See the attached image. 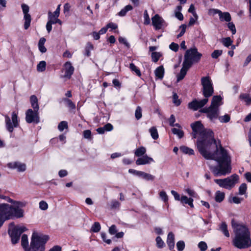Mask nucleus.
I'll list each match as a JSON object with an SVG mask.
<instances>
[{
  "label": "nucleus",
  "mask_w": 251,
  "mask_h": 251,
  "mask_svg": "<svg viewBox=\"0 0 251 251\" xmlns=\"http://www.w3.org/2000/svg\"><path fill=\"white\" fill-rule=\"evenodd\" d=\"M208 142L203 146L200 142L199 151L206 159L216 161L218 165L209 164V168L215 176H226L231 173V159L227 151L222 146L219 141H217L210 135L207 138Z\"/></svg>",
  "instance_id": "f257e3e1"
},
{
  "label": "nucleus",
  "mask_w": 251,
  "mask_h": 251,
  "mask_svg": "<svg viewBox=\"0 0 251 251\" xmlns=\"http://www.w3.org/2000/svg\"><path fill=\"white\" fill-rule=\"evenodd\" d=\"M25 205V203L23 202H15L14 205L0 203V227L6 220L23 217L24 211L22 208Z\"/></svg>",
  "instance_id": "f03ea898"
},
{
  "label": "nucleus",
  "mask_w": 251,
  "mask_h": 251,
  "mask_svg": "<svg viewBox=\"0 0 251 251\" xmlns=\"http://www.w3.org/2000/svg\"><path fill=\"white\" fill-rule=\"evenodd\" d=\"M231 225L235 235L233 240V245L239 249H246L251 247V239L248 228L237 224L234 220L232 221Z\"/></svg>",
  "instance_id": "7ed1b4c3"
},
{
  "label": "nucleus",
  "mask_w": 251,
  "mask_h": 251,
  "mask_svg": "<svg viewBox=\"0 0 251 251\" xmlns=\"http://www.w3.org/2000/svg\"><path fill=\"white\" fill-rule=\"evenodd\" d=\"M193 130V137L198 138L197 143V148L199 149V144L200 142L204 146L208 142L207 138L210 135L212 139L214 138V133L210 129L204 128L203 125L200 121H197L191 125Z\"/></svg>",
  "instance_id": "20e7f679"
},
{
  "label": "nucleus",
  "mask_w": 251,
  "mask_h": 251,
  "mask_svg": "<svg viewBox=\"0 0 251 251\" xmlns=\"http://www.w3.org/2000/svg\"><path fill=\"white\" fill-rule=\"evenodd\" d=\"M49 237L37 232L32 234L29 247L25 249V251H45V245Z\"/></svg>",
  "instance_id": "39448f33"
},
{
  "label": "nucleus",
  "mask_w": 251,
  "mask_h": 251,
  "mask_svg": "<svg viewBox=\"0 0 251 251\" xmlns=\"http://www.w3.org/2000/svg\"><path fill=\"white\" fill-rule=\"evenodd\" d=\"M222 98L220 96H214L212 99L210 106L201 110V112L207 113V116L210 120L217 119L219 115V106L223 104Z\"/></svg>",
  "instance_id": "423d86ee"
},
{
  "label": "nucleus",
  "mask_w": 251,
  "mask_h": 251,
  "mask_svg": "<svg viewBox=\"0 0 251 251\" xmlns=\"http://www.w3.org/2000/svg\"><path fill=\"white\" fill-rule=\"evenodd\" d=\"M201 56L196 47L191 48L186 51L183 63L191 67L194 63L199 62Z\"/></svg>",
  "instance_id": "0eeeda50"
},
{
  "label": "nucleus",
  "mask_w": 251,
  "mask_h": 251,
  "mask_svg": "<svg viewBox=\"0 0 251 251\" xmlns=\"http://www.w3.org/2000/svg\"><path fill=\"white\" fill-rule=\"evenodd\" d=\"M13 226V223L9 225L8 233L11 237L12 243L16 244L19 242L21 234L27 230V228L24 226Z\"/></svg>",
  "instance_id": "6e6552de"
},
{
  "label": "nucleus",
  "mask_w": 251,
  "mask_h": 251,
  "mask_svg": "<svg viewBox=\"0 0 251 251\" xmlns=\"http://www.w3.org/2000/svg\"><path fill=\"white\" fill-rule=\"evenodd\" d=\"M239 176L237 175H233L224 179H216L214 181L220 187L227 189H231L238 182Z\"/></svg>",
  "instance_id": "1a4fd4ad"
},
{
  "label": "nucleus",
  "mask_w": 251,
  "mask_h": 251,
  "mask_svg": "<svg viewBox=\"0 0 251 251\" xmlns=\"http://www.w3.org/2000/svg\"><path fill=\"white\" fill-rule=\"evenodd\" d=\"M201 83L202 86V94L205 98H209L214 93L212 81L209 76L203 77L201 79Z\"/></svg>",
  "instance_id": "9d476101"
},
{
  "label": "nucleus",
  "mask_w": 251,
  "mask_h": 251,
  "mask_svg": "<svg viewBox=\"0 0 251 251\" xmlns=\"http://www.w3.org/2000/svg\"><path fill=\"white\" fill-rule=\"evenodd\" d=\"M5 122L6 129L10 132H12L14 127L19 126L18 114L15 112H13L11 115V120L8 115H5Z\"/></svg>",
  "instance_id": "9b49d317"
},
{
  "label": "nucleus",
  "mask_w": 251,
  "mask_h": 251,
  "mask_svg": "<svg viewBox=\"0 0 251 251\" xmlns=\"http://www.w3.org/2000/svg\"><path fill=\"white\" fill-rule=\"evenodd\" d=\"M25 115V121L27 123L37 124L40 122L39 110L29 109L26 111Z\"/></svg>",
  "instance_id": "f8f14e48"
},
{
  "label": "nucleus",
  "mask_w": 251,
  "mask_h": 251,
  "mask_svg": "<svg viewBox=\"0 0 251 251\" xmlns=\"http://www.w3.org/2000/svg\"><path fill=\"white\" fill-rule=\"evenodd\" d=\"M152 25L155 30H159L167 26L165 20L159 15L156 14L151 18Z\"/></svg>",
  "instance_id": "ddd939ff"
},
{
  "label": "nucleus",
  "mask_w": 251,
  "mask_h": 251,
  "mask_svg": "<svg viewBox=\"0 0 251 251\" xmlns=\"http://www.w3.org/2000/svg\"><path fill=\"white\" fill-rule=\"evenodd\" d=\"M208 98H205L204 99L200 100H197L195 99L191 102H189L188 104V108L189 109H192L194 111H196L198 109L201 108L204 106L208 101Z\"/></svg>",
  "instance_id": "4468645a"
},
{
  "label": "nucleus",
  "mask_w": 251,
  "mask_h": 251,
  "mask_svg": "<svg viewBox=\"0 0 251 251\" xmlns=\"http://www.w3.org/2000/svg\"><path fill=\"white\" fill-rule=\"evenodd\" d=\"M208 98H205L204 99L200 100H197L195 99L191 102H189L188 104V108L189 109H192L194 111H196L198 109L201 108L204 106L208 101Z\"/></svg>",
  "instance_id": "2eb2a0df"
},
{
  "label": "nucleus",
  "mask_w": 251,
  "mask_h": 251,
  "mask_svg": "<svg viewBox=\"0 0 251 251\" xmlns=\"http://www.w3.org/2000/svg\"><path fill=\"white\" fill-rule=\"evenodd\" d=\"M22 8L24 15V28L25 29H27L30 26L31 20V16L29 14H28L29 8L27 5L25 4H22Z\"/></svg>",
  "instance_id": "dca6fc26"
},
{
  "label": "nucleus",
  "mask_w": 251,
  "mask_h": 251,
  "mask_svg": "<svg viewBox=\"0 0 251 251\" xmlns=\"http://www.w3.org/2000/svg\"><path fill=\"white\" fill-rule=\"evenodd\" d=\"M7 166L11 169H17L19 172H24L26 170L25 164L18 162L9 163Z\"/></svg>",
  "instance_id": "f3484780"
},
{
  "label": "nucleus",
  "mask_w": 251,
  "mask_h": 251,
  "mask_svg": "<svg viewBox=\"0 0 251 251\" xmlns=\"http://www.w3.org/2000/svg\"><path fill=\"white\" fill-rule=\"evenodd\" d=\"M153 162H154L153 158L146 155L138 158L136 161V164L137 165H143L150 164Z\"/></svg>",
  "instance_id": "a211bd4d"
},
{
  "label": "nucleus",
  "mask_w": 251,
  "mask_h": 251,
  "mask_svg": "<svg viewBox=\"0 0 251 251\" xmlns=\"http://www.w3.org/2000/svg\"><path fill=\"white\" fill-rule=\"evenodd\" d=\"M65 70V77L70 78L74 71V68L70 62H67L64 66Z\"/></svg>",
  "instance_id": "6ab92c4d"
},
{
  "label": "nucleus",
  "mask_w": 251,
  "mask_h": 251,
  "mask_svg": "<svg viewBox=\"0 0 251 251\" xmlns=\"http://www.w3.org/2000/svg\"><path fill=\"white\" fill-rule=\"evenodd\" d=\"M190 68V67L182 63V67L180 70V73L177 76V81H179L184 78L187 71Z\"/></svg>",
  "instance_id": "aec40b11"
},
{
  "label": "nucleus",
  "mask_w": 251,
  "mask_h": 251,
  "mask_svg": "<svg viewBox=\"0 0 251 251\" xmlns=\"http://www.w3.org/2000/svg\"><path fill=\"white\" fill-rule=\"evenodd\" d=\"M175 235L173 232H170L168 233L167 239V243L170 248L172 249L175 246Z\"/></svg>",
  "instance_id": "412c9836"
},
{
  "label": "nucleus",
  "mask_w": 251,
  "mask_h": 251,
  "mask_svg": "<svg viewBox=\"0 0 251 251\" xmlns=\"http://www.w3.org/2000/svg\"><path fill=\"white\" fill-rule=\"evenodd\" d=\"M60 4H59L55 10V11L52 13L50 11L48 12V19L49 20H53L55 19H57L59 16L60 11Z\"/></svg>",
  "instance_id": "4be33fe9"
},
{
  "label": "nucleus",
  "mask_w": 251,
  "mask_h": 251,
  "mask_svg": "<svg viewBox=\"0 0 251 251\" xmlns=\"http://www.w3.org/2000/svg\"><path fill=\"white\" fill-rule=\"evenodd\" d=\"M180 202L182 204H188L191 207H194L193 199L191 198H188L186 196H182L180 200Z\"/></svg>",
  "instance_id": "5701e85b"
},
{
  "label": "nucleus",
  "mask_w": 251,
  "mask_h": 251,
  "mask_svg": "<svg viewBox=\"0 0 251 251\" xmlns=\"http://www.w3.org/2000/svg\"><path fill=\"white\" fill-rule=\"evenodd\" d=\"M30 102L33 110H39V106L38 103V99L35 95H32L30 96Z\"/></svg>",
  "instance_id": "b1692460"
},
{
  "label": "nucleus",
  "mask_w": 251,
  "mask_h": 251,
  "mask_svg": "<svg viewBox=\"0 0 251 251\" xmlns=\"http://www.w3.org/2000/svg\"><path fill=\"white\" fill-rule=\"evenodd\" d=\"M155 76L160 79L163 78L164 75V69L162 66L157 67L154 71Z\"/></svg>",
  "instance_id": "393cba45"
},
{
  "label": "nucleus",
  "mask_w": 251,
  "mask_h": 251,
  "mask_svg": "<svg viewBox=\"0 0 251 251\" xmlns=\"http://www.w3.org/2000/svg\"><path fill=\"white\" fill-rule=\"evenodd\" d=\"M138 176L141 177L146 180H153L155 177L154 176L145 173L143 171H139Z\"/></svg>",
  "instance_id": "a878e982"
},
{
  "label": "nucleus",
  "mask_w": 251,
  "mask_h": 251,
  "mask_svg": "<svg viewBox=\"0 0 251 251\" xmlns=\"http://www.w3.org/2000/svg\"><path fill=\"white\" fill-rule=\"evenodd\" d=\"M46 41V39L44 37H42L40 39L39 41L38 42V49L42 53H45L47 51V49L44 46V44Z\"/></svg>",
  "instance_id": "bb28decb"
},
{
  "label": "nucleus",
  "mask_w": 251,
  "mask_h": 251,
  "mask_svg": "<svg viewBox=\"0 0 251 251\" xmlns=\"http://www.w3.org/2000/svg\"><path fill=\"white\" fill-rule=\"evenodd\" d=\"M219 230L227 237H229L230 235L227 230V226L225 222H222L219 226Z\"/></svg>",
  "instance_id": "cd10ccee"
},
{
  "label": "nucleus",
  "mask_w": 251,
  "mask_h": 251,
  "mask_svg": "<svg viewBox=\"0 0 251 251\" xmlns=\"http://www.w3.org/2000/svg\"><path fill=\"white\" fill-rule=\"evenodd\" d=\"M219 19L221 21L230 22L231 20V16L228 12H222L219 14Z\"/></svg>",
  "instance_id": "c85d7f7f"
},
{
  "label": "nucleus",
  "mask_w": 251,
  "mask_h": 251,
  "mask_svg": "<svg viewBox=\"0 0 251 251\" xmlns=\"http://www.w3.org/2000/svg\"><path fill=\"white\" fill-rule=\"evenodd\" d=\"M182 6L180 5H178L176 9L175 10V16L180 21H182L183 20V16L182 14L180 12V11L182 10Z\"/></svg>",
  "instance_id": "c756f323"
},
{
  "label": "nucleus",
  "mask_w": 251,
  "mask_h": 251,
  "mask_svg": "<svg viewBox=\"0 0 251 251\" xmlns=\"http://www.w3.org/2000/svg\"><path fill=\"white\" fill-rule=\"evenodd\" d=\"M146 152V149L144 147L137 148L134 152L135 155L138 157L143 156Z\"/></svg>",
  "instance_id": "7c9ffc66"
},
{
  "label": "nucleus",
  "mask_w": 251,
  "mask_h": 251,
  "mask_svg": "<svg viewBox=\"0 0 251 251\" xmlns=\"http://www.w3.org/2000/svg\"><path fill=\"white\" fill-rule=\"evenodd\" d=\"M225 194L224 192L218 191L215 193V199L217 202H220L222 201L225 198Z\"/></svg>",
  "instance_id": "2f4dec72"
},
{
  "label": "nucleus",
  "mask_w": 251,
  "mask_h": 251,
  "mask_svg": "<svg viewBox=\"0 0 251 251\" xmlns=\"http://www.w3.org/2000/svg\"><path fill=\"white\" fill-rule=\"evenodd\" d=\"M240 99L243 100L246 104L250 105L251 102V98L249 94H242L240 95Z\"/></svg>",
  "instance_id": "473e14b6"
},
{
  "label": "nucleus",
  "mask_w": 251,
  "mask_h": 251,
  "mask_svg": "<svg viewBox=\"0 0 251 251\" xmlns=\"http://www.w3.org/2000/svg\"><path fill=\"white\" fill-rule=\"evenodd\" d=\"M180 150L182 152L189 155L193 154L194 153V151L193 149L186 146L180 147Z\"/></svg>",
  "instance_id": "72a5a7b5"
},
{
  "label": "nucleus",
  "mask_w": 251,
  "mask_h": 251,
  "mask_svg": "<svg viewBox=\"0 0 251 251\" xmlns=\"http://www.w3.org/2000/svg\"><path fill=\"white\" fill-rule=\"evenodd\" d=\"M21 245L25 250L26 248H28V237L25 234H23L22 236Z\"/></svg>",
  "instance_id": "f704fd0d"
},
{
  "label": "nucleus",
  "mask_w": 251,
  "mask_h": 251,
  "mask_svg": "<svg viewBox=\"0 0 251 251\" xmlns=\"http://www.w3.org/2000/svg\"><path fill=\"white\" fill-rule=\"evenodd\" d=\"M133 8L132 6L130 5H127L123 9H122L118 13L120 16H124L126 15V12L128 11L132 10Z\"/></svg>",
  "instance_id": "c9c22d12"
},
{
  "label": "nucleus",
  "mask_w": 251,
  "mask_h": 251,
  "mask_svg": "<svg viewBox=\"0 0 251 251\" xmlns=\"http://www.w3.org/2000/svg\"><path fill=\"white\" fill-rule=\"evenodd\" d=\"M232 42L233 41L230 37L224 38L221 40V43L223 45L227 48L232 45Z\"/></svg>",
  "instance_id": "e433bc0d"
},
{
  "label": "nucleus",
  "mask_w": 251,
  "mask_h": 251,
  "mask_svg": "<svg viewBox=\"0 0 251 251\" xmlns=\"http://www.w3.org/2000/svg\"><path fill=\"white\" fill-rule=\"evenodd\" d=\"M149 132L151 133L152 138L155 140L158 138V132L155 127H152L149 129Z\"/></svg>",
  "instance_id": "4c0bfd02"
},
{
  "label": "nucleus",
  "mask_w": 251,
  "mask_h": 251,
  "mask_svg": "<svg viewBox=\"0 0 251 251\" xmlns=\"http://www.w3.org/2000/svg\"><path fill=\"white\" fill-rule=\"evenodd\" d=\"M159 197L161 200L166 204H168V197L164 191H161L159 193Z\"/></svg>",
  "instance_id": "58836bf2"
},
{
  "label": "nucleus",
  "mask_w": 251,
  "mask_h": 251,
  "mask_svg": "<svg viewBox=\"0 0 251 251\" xmlns=\"http://www.w3.org/2000/svg\"><path fill=\"white\" fill-rule=\"evenodd\" d=\"M46 63L45 61H41L37 66V70L38 72H42L45 70Z\"/></svg>",
  "instance_id": "ea45409f"
},
{
  "label": "nucleus",
  "mask_w": 251,
  "mask_h": 251,
  "mask_svg": "<svg viewBox=\"0 0 251 251\" xmlns=\"http://www.w3.org/2000/svg\"><path fill=\"white\" fill-rule=\"evenodd\" d=\"M173 134L176 135L179 138H182L184 135L183 131L179 128H173L172 129Z\"/></svg>",
  "instance_id": "a19ab883"
},
{
  "label": "nucleus",
  "mask_w": 251,
  "mask_h": 251,
  "mask_svg": "<svg viewBox=\"0 0 251 251\" xmlns=\"http://www.w3.org/2000/svg\"><path fill=\"white\" fill-rule=\"evenodd\" d=\"M129 68L132 72H134L138 76H140L141 75V73L140 70L134 64L130 63L129 65Z\"/></svg>",
  "instance_id": "79ce46f5"
},
{
  "label": "nucleus",
  "mask_w": 251,
  "mask_h": 251,
  "mask_svg": "<svg viewBox=\"0 0 251 251\" xmlns=\"http://www.w3.org/2000/svg\"><path fill=\"white\" fill-rule=\"evenodd\" d=\"M219 120L221 123H227L230 121V117L228 114H225L224 116H218Z\"/></svg>",
  "instance_id": "37998d69"
},
{
  "label": "nucleus",
  "mask_w": 251,
  "mask_h": 251,
  "mask_svg": "<svg viewBox=\"0 0 251 251\" xmlns=\"http://www.w3.org/2000/svg\"><path fill=\"white\" fill-rule=\"evenodd\" d=\"M93 45L90 43H88L85 48V54L87 56H89L91 54V51L93 49Z\"/></svg>",
  "instance_id": "c03bdc74"
},
{
  "label": "nucleus",
  "mask_w": 251,
  "mask_h": 251,
  "mask_svg": "<svg viewBox=\"0 0 251 251\" xmlns=\"http://www.w3.org/2000/svg\"><path fill=\"white\" fill-rule=\"evenodd\" d=\"M247 189V186L246 183L241 184L239 188V194L241 195H244L246 193Z\"/></svg>",
  "instance_id": "a18cd8bd"
},
{
  "label": "nucleus",
  "mask_w": 251,
  "mask_h": 251,
  "mask_svg": "<svg viewBox=\"0 0 251 251\" xmlns=\"http://www.w3.org/2000/svg\"><path fill=\"white\" fill-rule=\"evenodd\" d=\"M144 24L146 25H149L151 23L150 18L147 10L144 12Z\"/></svg>",
  "instance_id": "49530a36"
},
{
  "label": "nucleus",
  "mask_w": 251,
  "mask_h": 251,
  "mask_svg": "<svg viewBox=\"0 0 251 251\" xmlns=\"http://www.w3.org/2000/svg\"><path fill=\"white\" fill-rule=\"evenodd\" d=\"M135 116L136 119L138 120L141 119L142 116V109L139 106H137L135 112Z\"/></svg>",
  "instance_id": "de8ad7c7"
},
{
  "label": "nucleus",
  "mask_w": 251,
  "mask_h": 251,
  "mask_svg": "<svg viewBox=\"0 0 251 251\" xmlns=\"http://www.w3.org/2000/svg\"><path fill=\"white\" fill-rule=\"evenodd\" d=\"M0 199H3V200H5V201H6L9 203H11L14 205L15 202H20V201H14L13 200L10 198L9 197H7V196L1 195V194H0Z\"/></svg>",
  "instance_id": "09e8293b"
},
{
  "label": "nucleus",
  "mask_w": 251,
  "mask_h": 251,
  "mask_svg": "<svg viewBox=\"0 0 251 251\" xmlns=\"http://www.w3.org/2000/svg\"><path fill=\"white\" fill-rule=\"evenodd\" d=\"M161 54L160 52H153L151 53V58L153 62H156L159 60Z\"/></svg>",
  "instance_id": "8fccbe9b"
},
{
  "label": "nucleus",
  "mask_w": 251,
  "mask_h": 251,
  "mask_svg": "<svg viewBox=\"0 0 251 251\" xmlns=\"http://www.w3.org/2000/svg\"><path fill=\"white\" fill-rule=\"evenodd\" d=\"M100 229V225L98 222H95L91 227V230L94 232H98Z\"/></svg>",
  "instance_id": "3c124183"
},
{
  "label": "nucleus",
  "mask_w": 251,
  "mask_h": 251,
  "mask_svg": "<svg viewBox=\"0 0 251 251\" xmlns=\"http://www.w3.org/2000/svg\"><path fill=\"white\" fill-rule=\"evenodd\" d=\"M223 53L222 50H215L214 51L211 53V57L213 58L216 59L220 56L222 55Z\"/></svg>",
  "instance_id": "603ef678"
},
{
  "label": "nucleus",
  "mask_w": 251,
  "mask_h": 251,
  "mask_svg": "<svg viewBox=\"0 0 251 251\" xmlns=\"http://www.w3.org/2000/svg\"><path fill=\"white\" fill-rule=\"evenodd\" d=\"M64 100L65 101L67 106H68L69 108H70L71 109L75 108V104L73 102L72 100L67 98L64 99Z\"/></svg>",
  "instance_id": "864d4df0"
},
{
  "label": "nucleus",
  "mask_w": 251,
  "mask_h": 251,
  "mask_svg": "<svg viewBox=\"0 0 251 251\" xmlns=\"http://www.w3.org/2000/svg\"><path fill=\"white\" fill-rule=\"evenodd\" d=\"M156 245L158 248H162V247H164V243L160 237L158 236L156 237Z\"/></svg>",
  "instance_id": "5fc2aeb1"
},
{
  "label": "nucleus",
  "mask_w": 251,
  "mask_h": 251,
  "mask_svg": "<svg viewBox=\"0 0 251 251\" xmlns=\"http://www.w3.org/2000/svg\"><path fill=\"white\" fill-rule=\"evenodd\" d=\"M67 123L65 121H62L59 124L58 128L60 131H62L64 129L67 128Z\"/></svg>",
  "instance_id": "6e6d98bb"
},
{
  "label": "nucleus",
  "mask_w": 251,
  "mask_h": 251,
  "mask_svg": "<svg viewBox=\"0 0 251 251\" xmlns=\"http://www.w3.org/2000/svg\"><path fill=\"white\" fill-rule=\"evenodd\" d=\"M186 28V25H181L179 26V29L181 30L180 33L177 35V38H179V37H181L185 32Z\"/></svg>",
  "instance_id": "4d7b16f0"
},
{
  "label": "nucleus",
  "mask_w": 251,
  "mask_h": 251,
  "mask_svg": "<svg viewBox=\"0 0 251 251\" xmlns=\"http://www.w3.org/2000/svg\"><path fill=\"white\" fill-rule=\"evenodd\" d=\"M177 249L178 251H182L185 248V243L182 241H179L176 243Z\"/></svg>",
  "instance_id": "13d9d810"
},
{
  "label": "nucleus",
  "mask_w": 251,
  "mask_h": 251,
  "mask_svg": "<svg viewBox=\"0 0 251 251\" xmlns=\"http://www.w3.org/2000/svg\"><path fill=\"white\" fill-rule=\"evenodd\" d=\"M198 247L201 251H205L207 250V246L205 242L201 241L198 244Z\"/></svg>",
  "instance_id": "bf43d9fd"
},
{
  "label": "nucleus",
  "mask_w": 251,
  "mask_h": 251,
  "mask_svg": "<svg viewBox=\"0 0 251 251\" xmlns=\"http://www.w3.org/2000/svg\"><path fill=\"white\" fill-rule=\"evenodd\" d=\"M39 207L41 210H46L48 208V204L45 201H41L39 203Z\"/></svg>",
  "instance_id": "052dcab7"
},
{
  "label": "nucleus",
  "mask_w": 251,
  "mask_h": 251,
  "mask_svg": "<svg viewBox=\"0 0 251 251\" xmlns=\"http://www.w3.org/2000/svg\"><path fill=\"white\" fill-rule=\"evenodd\" d=\"M228 27L231 31L232 34H235L236 32L235 26L233 23L229 22L227 25Z\"/></svg>",
  "instance_id": "680f3d73"
},
{
  "label": "nucleus",
  "mask_w": 251,
  "mask_h": 251,
  "mask_svg": "<svg viewBox=\"0 0 251 251\" xmlns=\"http://www.w3.org/2000/svg\"><path fill=\"white\" fill-rule=\"evenodd\" d=\"M178 48H179L178 45L177 44L175 43L174 42L172 43L169 45V48L171 50H172L175 52H176L178 50Z\"/></svg>",
  "instance_id": "e2e57ef3"
},
{
  "label": "nucleus",
  "mask_w": 251,
  "mask_h": 251,
  "mask_svg": "<svg viewBox=\"0 0 251 251\" xmlns=\"http://www.w3.org/2000/svg\"><path fill=\"white\" fill-rule=\"evenodd\" d=\"M194 17H191L190 18L189 22V25L191 26L193 25L196 21L197 20L198 18V16L197 15H193Z\"/></svg>",
  "instance_id": "0e129e2a"
},
{
  "label": "nucleus",
  "mask_w": 251,
  "mask_h": 251,
  "mask_svg": "<svg viewBox=\"0 0 251 251\" xmlns=\"http://www.w3.org/2000/svg\"><path fill=\"white\" fill-rule=\"evenodd\" d=\"M120 205V203L116 200L112 201L111 202V207L112 208H118L119 207Z\"/></svg>",
  "instance_id": "69168bd1"
},
{
  "label": "nucleus",
  "mask_w": 251,
  "mask_h": 251,
  "mask_svg": "<svg viewBox=\"0 0 251 251\" xmlns=\"http://www.w3.org/2000/svg\"><path fill=\"white\" fill-rule=\"evenodd\" d=\"M185 192L190 196L193 197H196L197 195L195 192L189 188L185 189Z\"/></svg>",
  "instance_id": "338daca9"
},
{
  "label": "nucleus",
  "mask_w": 251,
  "mask_h": 251,
  "mask_svg": "<svg viewBox=\"0 0 251 251\" xmlns=\"http://www.w3.org/2000/svg\"><path fill=\"white\" fill-rule=\"evenodd\" d=\"M173 102L176 105H179L180 104V101L178 99V96L176 93L173 94Z\"/></svg>",
  "instance_id": "774afa93"
}]
</instances>
